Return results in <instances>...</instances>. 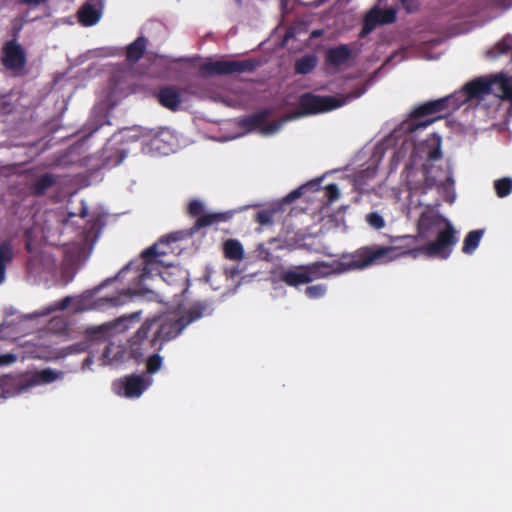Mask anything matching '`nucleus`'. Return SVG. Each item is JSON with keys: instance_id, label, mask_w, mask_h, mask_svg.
Segmentation results:
<instances>
[{"instance_id": "a18cd8bd", "label": "nucleus", "mask_w": 512, "mask_h": 512, "mask_svg": "<svg viewBox=\"0 0 512 512\" xmlns=\"http://www.w3.org/2000/svg\"><path fill=\"white\" fill-rule=\"evenodd\" d=\"M84 299H78L76 301V307H75V311L76 312H80V311H84V310H87V309H91V307H87L84 305Z\"/></svg>"}, {"instance_id": "412c9836", "label": "nucleus", "mask_w": 512, "mask_h": 512, "mask_svg": "<svg viewBox=\"0 0 512 512\" xmlns=\"http://www.w3.org/2000/svg\"><path fill=\"white\" fill-rule=\"evenodd\" d=\"M102 16V5L92 4L91 2L85 3L78 11V20L85 26L90 27L95 25Z\"/></svg>"}, {"instance_id": "4468645a", "label": "nucleus", "mask_w": 512, "mask_h": 512, "mask_svg": "<svg viewBox=\"0 0 512 512\" xmlns=\"http://www.w3.org/2000/svg\"><path fill=\"white\" fill-rule=\"evenodd\" d=\"M228 216L226 213H207L202 214L194 223V225L189 229L188 232H185L186 235H193L198 230L204 227L211 226L213 224H217L219 222L226 221ZM184 232H177L169 235L168 239L171 241H177L181 239V236Z\"/></svg>"}, {"instance_id": "3c124183", "label": "nucleus", "mask_w": 512, "mask_h": 512, "mask_svg": "<svg viewBox=\"0 0 512 512\" xmlns=\"http://www.w3.org/2000/svg\"><path fill=\"white\" fill-rule=\"evenodd\" d=\"M25 248L28 252H31L32 251V244L31 242H27L26 245H25Z\"/></svg>"}, {"instance_id": "2eb2a0df", "label": "nucleus", "mask_w": 512, "mask_h": 512, "mask_svg": "<svg viewBox=\"0 0 512 512\" xmlns=\"http://www.w3.org/2000/svg\"><path fill=\"white\" fill-rule=\"evenodd\" d=\"M352 58V50L347 44L331 47L325 55L326 64L335 68L346 65Z\"/></svg>"}, {"instance_id": "c756f323", "label": "nucleus", "mask_w": 512, "mask_h": 512, "mask_svg": "<svg viewBox=\"0 0 512 512\" xmlns=\"http://www.w3.org/2000/svg\"><path fill=\"white\" fill-rule=\"evenodd\" d=\"M378 10L377 16L379 18L380 25L392 24L396 21L397 12L394 8H376Z\"/></svg>"}, {"instance_id": "09e8293b", "label": "nucleus", "mask_w": 512, "mask_h": 512, "mask_svg": "<svg viewBox=\"0 0 512 512\" xmlns=\"http://www.w3.org/2000/svg\"><path fill=\"white\" fill-rule=\"evenodd\" d=\"M323 35V30H320V29H317V30H313L310 34V38L314 39V38H319Z\"/></svg>"}, {"instance_id": "20e7f679", "label": "nucleus", "mask_w": 512, "mask_h": 512, "mask_svg": "<svg viewBox=\"0 0 512 512\" xmlns=\"http://www.w3.org/2000/svg\"><path fill=\"white\" fill-rule=\"evenodd\" d=\"M365 91V86L359 85L343 97L319 96L310 92L304 93L299 99L300 114L312 115L332 111L350 100L359 98Z\"/></svg>"}, {"instance_id": "603ef678", "label": "nucleus", "mask_w": 512, "mask_h": 512, "mask_svg": "<svg viewBox=\"0 0 512 512\" xmlns=\"http://www.w3.org/2000/svg\"><path fill=\"white\" fill-rule=\"evenodd\" d=\"M108 352H109V346L107 345L105 350H104V356L107 357L108 356Z\"/></svg>"}, {"instance_id": "e433bc0d", "label": "nucleus", "mask_w": 512, "mask_h": 512, "mask_svg": "<svg viewBox=\"0 0 512 512\" xmlns=\"http://www.w3.org/2000/svg\"><path fill=\"white\" fill-rule=\"evenodd\" d=\"M434 142H435V147L432 148L428 154H427V159L429 161H436V160H439L441 157H442V152H441V138L439 136H436L434 138Z\"/></svg>"}, {"instance_id": "a19ab883", "label": "nucleus", "mask_w": 512, "mask_h": 512, "mask_svg": "<svg viewBox=\"0 0 512 512\" xmlns=\"http://www.w3.org/2000/svg\"><path fill=\"white\" fill-rule=\"evenodd\" d=\"M326 197L329 202H334L340 197V192L336 184L331 183L326 186Z\"/></svg>"}, {"instance_id": "39448f33", "label": "nucleus", "mask_w": 512, "mask_h": 512, "mask_svg": "<svg viewBox=\"0 0 512 512\" xmlns=\"http://www.w3.org/2000/svg\"><path fill=\"white\" fill-rule=\"evenodd\" d=\"M164 255L165 253H160L158 251L156 244L145 249L141 253L142 267L140 268L137 266V270L140 271V282L150 277L159 276L163 281L167 282L168 284L173 283L171 277L174 274V271L178 269L172 265H166L165 262L162 260V257ZM135 264L136 262L131 261L122 269V272L125 270L136 268Z\"/></svg>"}, {"instance_id": "7c9ffc66", "label": "nucleus", "mask_w": 512, "mask_h": 512, "mask_svg": "<svg viewBox=\"0 0 512 512\" xmlns=\"http://www.w3.org/2000/svg\"><path fill=\"white\" fill-rule=\"evenodd\" d=\"M162 357L159 355V352L154 351L152 355L148 357L146 360V369L149 374H154L158 372L162 367Z\"/></svg>"}, {"instance_id": "bb28decb", "label": "nucleus", "mask_w": 512, "mask_h": 512, "mask_svg": "<svg viewBox=\"0 0 512 512\" xmlns=\"http://www.w3.org/2000/svg\"><path fill=\"white\" fill-rule=\"evenodd\" d=\"M378 10L376 8L371 9L363 20V26L360 32V37H365L370 34L378 25H380L379 18L377 16Z\"/></svg>"}, {"instance_id": "58836bf2", "label": "nucleus", "mask_w": 512, "mask_h": 512, "mask_svg": "<svg viewBox=\"0 0 512 512\" xmlns=\"http://www.w3.org/2000/svg\"><path fill=\"white\" fill-rule=\"evenodd\" d=\"M73 301V298L71 296H66L63 299H61L59 302L54 303L51 305L48 309V312L58 311V310H65Z\"/></svg>"}, {"instance_id": "4be33fe9", "label": "nucleus", "mask_w": 512, "mask_h": 512, "mask_svg": "<svg viewBox=\"0 0 512 512\" xmlns=\"http://www.w3.org/2000/svg\"><path fill=\"white\" fill-rule=\"evenodd\" d=\"M318 64V57L316 54H306L296 59L294 64V71L299 75H306L311 73Z\"/></svg>"}, {"instance_id": "de8ad7c7", "label": "nucleus", "mask_w": 512, "mask_h": 512, "mask_svg": "<svg viewBox=\"0 0 512 512\" xmlns=\"http://www.w3.org/2000/svg\"><path fill=\"white\" fill-rule=\"evenodd\" d=\"M293 0H281L280 1V8L283 13H287L289 11V5Z\"/></svg>"}, {"instance_id": "a878e982", "label": "nucleus", "mask_w": 512, "mask_h": 512, "mask_svg": "<svg viewBox=\"0 0 512 512\" xmlns=\"http://www.w3.org/2000/svg\"><path fill=\"white\" fill-rule=\"evenodd\" d=\"M482 235L483 232L481 230L470 231L464 239L462 252L465 254H472L479 246Z\"/></svg>"}, {"instance_id": "cd10ccee", "label": "nucleus", "mask_w": 512, "mask_h": 512, "mask_svg": "<svg viewBox=\"0 0 512 512\" xmlns=\"http://www.w3.org/2000/svg\"><path fill=\"white\" fill-rule=\"evenodd\" d=\"M114 326V324L105 323L97 327H91L87 329V334L96 340L106 339Z\"/></svg>"}, {"instance_id": "7ed1b4c3", "label": "nucleus", "mask_w": 512, "mask_h": 512, "mask_svg": "<svg viewBox=\"0 0 512 512\" xmlns=\"http://www.w3.org/2000/svg\"><path fill=\"white\" fill-rule=\"evenodd\" d=\"M386 250L379 249H357L353 253L342 254L338 259L331 262L316 261L304 265L305 275L309 278L308 283L314 280L328 278L332 275H340L349 271L362 270L370 267Z\"/></svg>"}, {"instance_id": "5701e85b", "label": "nucleus", "mask_w": 512, "mask_h": 512, "mask_svg": "<svg viewBox=\"0 0 512 512\" xmlns=\"http://www.w3.org/2000/svg\"><path fill=\"white\" fill-rule=\"evenodd\" d=\"M13 260V247L9 240L0 243V284L5 280L6 268Z\"/></svg>"}, {"instance_id": "b1692460", "label": "nucleus", "mask_w": 512, "mask_h": 512, "mask_svg": "<svg viewBox=\"0 0 512 512\" xmlns=\"http://www.w3.org/2000/svg\"><path fill=\"white\" fill-rule=\"evenodd\" d=\"M147 40L144 37H138L126 49V58L129 62L139 61L146 50Z\"/></svg>"}, {"instance_id": "f8f14e48", "label": "nucleus", "mask_w": 512, "mask_h": 512, "mask_svg": "<svg viewBox=\"0 0 512 512\" xmlns=\"http://www.w3.org/2000/svg\"><path fill=\"white\" fill-rule=\"evenodd\" d=\"M405 173L407 186L410 191H420L421 193H426L427 190L433 188L436 185L435 178L429 175L430 167L427 164H423L420 169V173L423 177V182L414 181V177L417 171L414 169L413 164L411 162L406 164Z\"/></svg>"}, {"instance_id": "4c0bfd02", "label": "nucleus", "mask_w": 512, "mask_h": 512, "mask_svg": "<svg viewBox=\"0 0 512 512\" xmlns=\"http://www.w3.org/2000/svg\"><path fill=\"white\" fill-rule=\"evenodd\" d=\"M497 49L500 54L508 53L512 49V36L507 35L498 42Z\"/></svg>"}, {"instance_id": "49530a36", "label": "nucleus", "mask_w": 512, "mask_h": 512, "mask_svg": "<svg viewBox=\"0 0 512 512\" xmlns=\"http://www.w3.org/2000/svg\"><path fill=\"white\" fill-rule=\"evenodd\" d=\"M302 188H298L294 191H292L288 196H287V200L288 201H293L295 200L296 198L300 197L302 195Z\"/></svg>"}, {"instance_id": "0eeeda50", "label": "nucleus", "mask_w": 512, "mask_h": 512, "mask_svg": "<svg viewBox=\"0 0 512 512\" xmlns=\"http://www.w3.org/2000/svg\"><path fill=\"white\" fill-rule=\"evenodd\" d=\"M258 64V61L254 59L207 60L199 66V74L203 77H207L253 72L258 67Z\"/></svg>"}, {"instance_id": "f3484780", "label": "nucleus", "mask_w": 512, "mask_h": 512, "mask_svg": "<svg viewBox=\"0 0 512 512\" xmlns=\"http://www.w3.org/2000/svg\"><path fill=\"white\" fill-rule=\"evenodd\" d=\"M62 373H57L51 369H43L36 374L21 380L19 390L26 391L40 383H51L60 378Z\"/></svg>"}, {"instance_id": "473e14b6", "label": "nucleus", "mask_w": 512, "mask_h": 512, "mask_svg": "<svg viewBox=\"0 0 512 512\" xmlns=\"http://www.w3.org/2000/svg\"><path fill=\"white\" fill-rule=\"evenodd\" d=\"M131 292L130 290L123 291L119 293L116 296L107 297L105 300L107 303H109L111 306H121L125 304L130 298H131Z\"/></svg>"}, {"instance_id": "dca6fc26", "label": "nucleus", "mask_w": 512, "mask_h": 512, "mask_svg": "<svg viewBox=\"0 0 512 512\" xmlns=\"http://www.w3.org/2000/svg\"><path fill=\"white\" fill-rule=\"evenodd\" d=\"M158 102L171 111H177L182 99L179 90L174 86H165L157 92Z\"/></svg>"}, {"instance_id": "ea45409f", "label": "nucleus", "mask_w": 512, "mask_h": 512, "mask_svg": "<svg viewBox=\"0 0 512 512\" xmlns=\"http://www.w3.org/2000/svg\"><path fill=\"white\" fill-rule=\"evenodd\" d=\"M400 2L407 13L416 12L421 4V0H400Z\"/></svg>"}, {"instance_id": "c85d7f7f", "label": "nucleus", "mask_w": 512, "mask_h": 512, "mask_svg": "<svg viewBox=\"0 0 512 512\" xmlns=\"http://www.w3.org/2000/svg\"><path fill=\"white\" fill-rule=\"evenodd\" d=\"M496 194L500 198L508 196L512 192V178L504 177L494 182Z\"/></svg>"}, {"instance_id": "c9c22d12", "label": "nucleus", "mask_w": 512, "mask_h": 512, "mask_svg": "<svg viewBox=\"0 0 512 512\" xmlns=\"http://www.w3.org/2000/svg\"><path fill=\"white\" fill-rule=\"evenodd\" d=\"M204 213V205L199 200H192L188 206V214L191 217H200Z\"/></svg>"}, {"instance_id": "f257e3e1", "label": "nucleus", "mask_w": 512, "mask_h": 512, "mask_svg": "<svg viewBox=\"0 0 512 512\" xmlns=\"http://www.w3.org/2000/svg\"><path fill=\"white\" fill-rule=\"evenodd\" d=\"M207 310L205 303H195L183 314H163L146 319L129 339L131 356L137 361L152 349L160 352L165 343L177 338L192 322L200 319Z\"/></svg>"}, {"instance_id": "72a5a7b5", "label": "nucleus", "mask_w": 512, "mask_h": 512, "mask_svg": "<svg viewBox=\"0 0 512 512\" xmlns=\"http://www.w3.org/2000/svg\"><path fill=\"white\" fill-rule=\"evenodd\" d=\"M366 221L371 227L377 230L382 229L385 226L383 217L377 212L368 213L366 215Z\"/></svg>"}, {"instance_id": "9b49d317", "label": "nucleus", "mask_w": 512, "mask_h": 512, "mask_svg": "<svg viewBox=\"0 0 512 512\" xmlns=\"http://www.w3.org/2000/svg\"><path fill=\"white\" fill-rule=\"evenodd\" d=\"M149 376L131 374L119 380L117 392L127 398H138L151 385Z\"/></svg>"}, {"instance_id": "1a4fd4ad", "label": "nucleus", "mask_w": 512, "mask_h": 512, "mask_svg": "<svg viewBox=\"0 0 512 512\" xmlns=\"http://www.w3.org/2000/svg\"><path fill=\"white\" fill-rule=\"evenodd\" d=\"M269 115V110H261L240 118L238 125L246 132L258 131L264 135L273 134L279 129L280 125L274 121L268 122Z\"/></svg>"}, {"instance_id": "a211bd4d", "label": "nucleus", "mask_w": 512, "mask_h": 512, "mask_svg": "<svg viewBox=\"0 0 512 512\" xmlns=\"http://www.w3.org/2000/svg\"><path fill=\"white\" fill-rule=\"evenodd\" d=\"M279 279L290 287H298L308 284V277L305 275L304 265L292 266L283 269L279 275Z\"/></svg>"}, {"instance_id": "f03ea898", "label": "nucleus", "mask_w": 512, "mask_h": 512, "mask_svg": "<svg viewBox=\"0 0 512 512\" xmlns=\"http://www.w3.org/2000/svg\"><path fill=\"white\" fill-rule=\"evenodd\" d=\"M489 94H491V84L488 83L487 78L479 77L465 84L458 92L419 105L410 113V119L404 122V127L410 133L415 132L419 128H426L442 118L443 115L422 120L424 117L448 113L450 109H457L469 100L484 99Z\"/></svg>"}, {"instance_id": "ddd939ff", "label": "nucleus", "mask_w": 512, "mask_h": 512, "mask_svg": "<svg viewBox=\"0 0 512 512\" xmlns=\"http://www.w3.org/2000/svg\"><path fill=\"white\" fill-rule=\"evenodd\" d=\"M445 222L450 221L438 213L429 210L422 212L417 222L418 237H430L432 233L443 228Z\"/></svg>"}, {"instance_id": "aec40b11", "label": "nucleus", "mask_w": 512, "mask_h": 512, "mask_svg": "<svg viewBox=\"0 0 512 512\" xmlns=\"http://www.w3.org/2000/svg\"><path fill=\"white\" fill-rule=\"evenodd\" d=\"M491 84V94L512 101V85L510 79L503 75H495L488 79Z\"/></svg>"}, {"instance_id": "f704fd0d", "label": "nucleus", "mask_w": 512, "mask_h": 512, "mask_svg": "<svg viewBox=\"0 0 512 512\" xmlns=\"http://www.w3.org/2000/svg\"><path fill=\"white\" fill-rule=\"evenodd\" d=\"M255 221L260 225H269L273 222V211L260 210L255 214Z\"/></svg>"}, {"instance_id": "8fccbe9b", "label": "nucleus", "mask_w": 512, "mask_h": 512, "mask_svg": "<svg viewBox=\"0 0 512 512\" xmlns=\"http://www.w3.org/2000/svg\"><path fill=\"white\" fill-rule=\"evenodd\" d=\"M140 315V312H135V313H132L128 318L129 319H136L138 318Z\"/></svg>"}, {"instance_id": "6ab92c4d", "label": "nucleus", "mask_w": 512, "mask_h": 512, "mask_svg": "<svg viewBox=\"0 0 512 512\" xmlns=\"http://www.w3.org/2000/svg\"><path fill=\"white\" fill-rule=\"evenodd\" d=\"M57 183V177L51 173H44L37 176L28 184V190L31 195L41 197Z\"/></svg>"}, {"instance_id": "423d86ee", "label": "nucleus", "mask_w": 512, "mask_h": 512, "mask_svg": "<svg viewBox=\"0 0 512 512\" xmlns=\"http://www.w3.org/2000/svg\"><path fill=\"white\" fill-rule=\"evenodd\" d=\"M436 233L437 235L434 240L410 251V253L413 254V258H417L420 254L439 259H447L450 257L459 240L458 232L451 222H445V226Z\"/></svg>"}, {"instance_id": "6e6552de", "label": "nucleus", "mask_w": 512, "mask_h": 512, "mask_svg": "<svg viewBox=\"0 0 512 512\" xmlns=\"http://www.w3.org/2000/svg\"><path fill=\"white\" fill-rule=\"evenodd\" d=\"M418 240V236H412V235H403V236H391L389 241L392 244L391 246H364L360 249H369L371 251H376L379 249L386 250L384 255L381 256L378 260H376L374 263H371L372 265L387 263L389 261H392L396 259L398 256L403 255H409L413 257V254L410 253L411 250H414L416 247V243Z\"/></svg>"}, {"instance_id": "2f4dec72", "label": "nucleus", "mask_w": 512, "mask_h": 512, "mask_svg": "<svg viewBox=\"0 0 512 512\" xmlns=\"http://www.w3.org/2000/svg\"><path fill=\"white\" fill-rule=\"evenodd\" d=\"M327 286L325 284H316L305 288V295L309 299H319L325 296Z\"/></svg>"}, {"instance_id": "393cba45", "label": "nucleus", "mask_w": 512, "mask_h": 512, "mask_svg": "<svg viewBox=\"0 0 512 512\" xmlns=\"http://www.w3.org/2000/svg\"><path fill=\"white\" fill-rule=\"evenodd\" d=\"M225 258L233 261H239L244 257L242 244L235 239H228L223 244Z\"/></svg>"}, {"instance_id": "c03bdc74", "label": "nucleus", "mask_w": 512, "mask_h": 512, "mask_svg": "<svg viewBox=\"0 0 512 512\" xmlns=\"http://www.w3.org/2000/svg\"><path fill=\"white\" fill-rule=\"evenodd\" d=\"M17 360V356L13 353H7L0 355V366L1 365H8Z\"/></svg>"}, {"instance_id": "79ce46f5", "label": "nucleus", "mask_w": 512, "mask_h": 512, "mask_svg": "<svg viewBox=\"0 0 512 512\" xmlns=\"http://www.w3.org/2000/svg\"><path fill=\"white\" fill-rule=\"evenodd\" d=\"M484 7H497V8H508L511 6L510 3H506V0H484Z\"/></svg>"}, {"instance_id": "9d476101", "label": "nucleus", "mask_w": 512, "mask_h": 512, "mask_svg": "<svg viewBox=\"0 0 512 512\" xmlns=\"http://www.w3.org/2000/svg\"><path fill=\"white\" fill-rule=\"evenodd\" d=\"M2 64L15 75H21L27 58L22 46L16 40L7 41L2 48Z\"/></svg>"}, {"instance_id": "37998d69", "label": "nucleus", "mask_w": 512, "mask_h": 512, "mask_svg": "<svg viewBox=\"0 0 512 512\" xmlns=\"http://www.w3.org/2000/svg\"><path fill=\"white\" fill-rule=\"evenodd\" d=\"M104 124H110V122L106 116H102L100 122L98 124H96L95 126H94L93 122L91 121L88 124L89 125L88 129L90 130V134H93L96 131H98Z\"/></svg>"}]
</instances>
